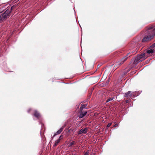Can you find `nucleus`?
<instances>
[{"instance_id": "9", "label": "nucleus", "mask_w": 155, "mask_h": 155, "mask_svg": "<svg viewBox=\"0 0 155 155\" xmlns=\"http://www.w3.org/2000/svg\"><path fill=\"white\" fill-rule=\"evenodd\" d=\"M34 116L38 118L40 117V114L36 110H35L34 113Z\"/></svg>"}, {"instance_id": "17", "label": "nucleus", "mask_w": 155, "mask_h": 155, "mask_svg": "<svg viewBox=\"0 0 155 155\" xmlns=\"http://www.w3.org/2000/svg\"><path fill=\"white\" fill-rule=\"evenodd\" d=\"M89 153V151H87L84 154V155H88V154Z\"/></svg>"}, {"instance_id": "18", "label": "nucleus", "mask_w": 155, "mask_h": 155, "mask_svg": "<svg viewBox=\"0 0 155 155\" xmlns=\"http://www.w3.org/2000/svg\"><path fill=\"white\" fill-rule=\"evenodd\" d=\"M42 140L44 141L45 140V137H42Z\"/></svg>"}, {"instance_id": "5", "label": "nucleus", "mask_w": 155, "mask_h": 155, "mask_svg": "<svg viewBox=\"0 0 155 155\" xmlns=\"http://www.w3.org/2000/svg\"><path fill=\"white\" fill-rule=\"evenodd\" d=\"M134 95V93L131 92V91H129L125 93L124 94V97H128L133 96Z\"/></svg>"}, {"instance_id": "19", "label": "nucleus", "mask_w": 155, "mask_h": 155, "mask_svg": "<svg viewBox=\"0 0 155 155\" xmlns=\"http://www.w3.org/2000/svg\"><path fill=\"white\" fill-rule=\"evenodd\" d=\"M119 125V124H115L114 125V127H117V126H118Z\"/></svg>"}, {"instance_id": "8", "label": "nucleus", "mask_w": 155, "mask_h": 155, "mask_svg": "<svg viewBox=\"0 0 155 155\" xmlns=\"http://www.w3.org/2000/svg\"><path fill=\"white\" fill-rule=\"evenodd\" d=\"M154 49L150 48V47L149 49L147 50V52L148 54H150L153 53L154 52Z\"/></svg>"}, {"instance_id": "11", "label": "nucleus", "mask_w": 155, "mask_h": 155, "mask_svg": "<svg viewBox=\"0 0 155 155\" xmlns=\"http://www.w3.org/2000/svg\"><path fill=\"white\" fill-rule=\"evenodd\" d=\"M81 107H80V111H82L83 109V108H85L86 107L87 105L86 104H82L81 105Z\"/></svg>"}, {"instance_id": "13", "label": "nucleus", "mask_w": 155, "mask_h": 155, "mask_svg": "<svg viewBox=\"0 0 155 155\" xmlns=\"http://www.w3.org/2000/svg\"><path fill=\"white\" fill-rule=\"evenodd\" d=\"M114 99V97H111V98H109V99H108L107 101H106V102H108L111 101H112V100H113Z\"/></svg>"}, {"instance_id": "14", "label": "nucleus", "mask_w": 155, "mask_h": 155, "mask_svg": "<svg viewBox=\"0 0 155 155\" xmlns=\"http://www.w3.org/2000/svg\"><path fill=\"white\" fill-rule=\"evenodd\" d=\"M150 47V48L154 49L155 50V43H154L152 45H151Z\"/></svg>"}, {"instance_id": "15", "label": "nucleus", "mask_w": 155, "mask_h": 155, "mask_svg": "<svg viewBox=\"0 0 155 155\" xmlns=\"http://www.w3.org/2000/svg\"><path fill=\"white\" fill-rule=\"evenodd\" d=\"M75 142L74 141H72L70 143V145H74L75 144Z\"/></svg>"}, {"instance_id": "2", "label": "nucleus", "mask_w": 155, "mask_h": 155, "mask_svg": "<svg viewBox=\"0 0 155 155\" xmlns=\"http://www.w3.org/2000/svg\"><path fill=\"white\" fill-rule=\"evenodd\" d=\"M14 7V6H13L11 8H8L4 13L0 15V23L2 22L7 18L9 17L12 9Z\"/></svg>"}, {"instance_id": "6", "label": "nucleus", "mask_w": 155, "mask_h": 155, "mask_svg": "<svg viewBox=\"0 0 155 155\" xmlns=\"http://www.w3.org/2000/svg\"><path fill=\"white\" fill-rule=\"evenodd\" d=\"M87 132V128H85L84 129H82L78 133V134H86Z\"/></svg>"}, {"instance_id": "1", "label": "nucleus", "mask_w": 155, "mask_h": 155, "mask_svg": "<svg viewBox=\"0 0 155 155\" xmlns=\"http://www.w3.org/2000/svg\"><path fill=\"white\" fill-rule=\"evenodd\" d=\"M147 28V34L142 39V42H149L153 40L155 36V28L151 25L148 26Z\"/></svg>"}, {"instance_id": "20", "label": "nucleus", "mask_w": 155, "mask_h": 155, "mask_svg": "<svg viewBox=\"0 0 155 155\" xmlns=\"http://www.w3.org/2000/svg\"><path fill=\"white\" fill-rule=\"evenodd\" d=\"M31 110V109H29L28 110V112L29 113Z\"/></svg>"}, {"instance_id": "16", "label": "nucleus", "mask_w": 155, "mask_h": 155, "mask_svg": "<svg viewBox=\"0 0 155 155\" xmlns=\"http://www.w3.org/2000/svg\"><path fill=\"white\" fill-rule=\"evenodd\" d=\"M111 125V123H109L107 125V127H110Z\"/></svg>"}, {"instance_id": "12", "label": "nucleus", "mask_w": 155, "mask_h": 155, "mask_svg": "<svg viewBox=\"0 0 155 155\" xmlns=\"http://www.w3.org/2000/svg\"><path fill=\"white\" fill-rule=\"evenodd\" d=\"M60 141V139H59L57 140L55 142L54 145H56L57 144H58V143Z\"/></svg>"}, {"instance_id": "10", "label": "nucleus", "mask_w": 155, "mask_h": 155, "mask_svg": "<svg viewBox=\"0 0 155 155\" xmlns=\"http://www.w3.org/2000/svg\"><path fill=\"white\" fill-rule=\"evenodd\" d=\"M63 130V129L62 128H61L59 130H58L55 133L54 136V137L55 136V135L57 134H59L60 133H61L62 131Z\"/></svg>"}, {"instance_id": "3", "label": "nucleus", "mask_w": 155, "mask_h": 155, "mask_svg": "<svg viewBox=\"0 0 155 155\" xmlns=\"http://www.w3.org/2000/svg\"><path fill=\"white\" fill-rule=\"evenodd\" d=\"M146 58L145 53H142L140 54L137 55L135 58L133 63L135 64H137L139 62L144 60Z\"/></svg>"}, {"instance_id": "4", "label": "nucleus", "mask_w": 155, "mask_h": 155, "mask_svg": "<svg viewBox=\"0 0 155 155\" xmlns=\"http://www.w3.org/2000/svg\"><path fill=\"white\" fill-rule=\"evenodd\" d=\"M127 59V56H125L122 58L118 60L115 63L114 68L115 69L119 67L123 64Z\"/></svg>"}, {"instance_id": "7", "label": "nucleus", "mask_w": 155, "mask_h": 155, "mask_svg": "<svg viewBox=\"0 0 155 155\" xmlns=\"http://www.w3.org/2000/svg\"><path fill=\"white\" fill-rule=\"evenodd\" d=\"M80 111V114L79 115V117L80 118H82L83 117H84L86 114H87V111H84V112H82Z\"/></svg>"}]
</instances>
